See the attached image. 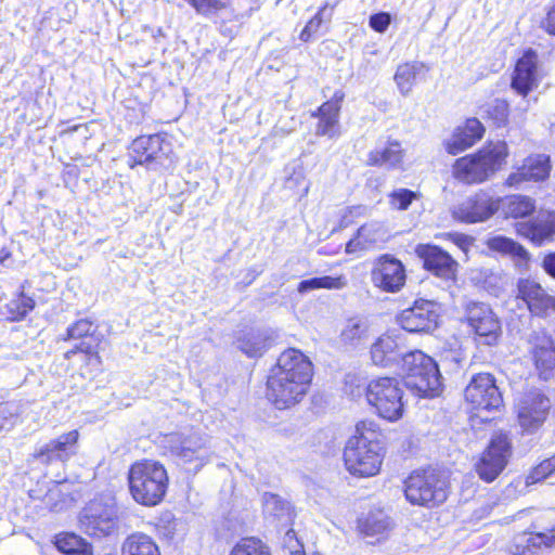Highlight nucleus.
I'll use <instances>...</instances> for the list:
<instances>
[{
	"instance_id": "obj_26",
	"label": "nucleus",
	"mask_w": 555,
	"mask_h": 555,
	"mask_svg": "<svg viewBox=\"0 0 555 555\" xmlns=\"http://www.w3.org/2000/svg\"><path fill=\"white\" fill-rule=\"evenodd\" d=\"M388 238L385 227L377 221H371L359 228L357 235L346 245V253L352 254L359 250L374 248Z\"/></svg>"
},
{
	"instance_id": "obj_37",
	"label": "nucleus",
	"mask_w": 555,
	"mask_h": 555,
	"mask_svg": "<svg viewBox=\"0 0 555 555\" xmlns=\"http://www.w3.org/2000/svg\"><path fill=\"white\" fill-rule=\"evenodd\" d=\"M55 545L59 551L67 555H92V546L74 533L57 535Z\"/></svg>"
},
{
	"instance_id": "obj_12",
	"label": "nucleus",
	"mask_w": 555,
	"mask_h": 555,
	"mask_svg": "<svg viewBox=\"0 0 555 555\" xmlns=\"http://www.w3.org/2000/svg\"><path fill=\"white\" fill-rule=\"evenodd\" d=\"M80 526L86 533L104 537L113 533L117 527V511L113 504L90 502L81 512Z\"/></svg>"
},
{
	"instance_id": "obj_5",
	"label": "nucleus",
	"mask_w": 555,
	"mask_h": 555,
	"mask_svg": "<svg viewBox=\"0 0 555 555\" xmlns=\"http://www.w3.org/2000/svg\"><path fill=\"white\" fill-rule=\"evenodd\" d=\"M404 385L420 397H436L441 391V375L437 363L421 350H415L402 359Z\"/></svg>"
},
{
	"instance_id": "obj_17",
	"label": "nucleus",
	"mask_w": 555,
	"mask_h": 555,
	"mask_svg": "<svg viewBox=\"0 0 555 555\" xmlns=\"http://www.w3.org/2000/svg\"><path fill=\"white\" fill-rule=\"evenodd\" d=\"M78 439L79 433L70 430L40 447L35 451L34 457L46 465L53 462L65 463L77 454Z\"/></svg>"
},
{
	"instance_id": "obj_47",
	"label": "nucleus",
	"mask_w": 555,
	"mask_h": 555,
	"mask_svg": "<svg viewBox=\"0 0 555 555\" xmlns=\"http://www.w3.org/2000/svg\"><path fill=\"white\" fill-rule=\"evenodd\" d=\"M18 411L20 406L15 402L0 404V430L4 428L7 424H13V420L17 416Z\"/></svg>"
},
{
	"instance_id": "obj_34",
	"label": "nucleus",
	"mask_w": 555,
	"mask_h": 555,
	"mask_svg": "<svg viewBox=\"0 0 555 555\" xmlns=\"http://www.w3.org/2000/svg\"><path fill=\"white\" fill-rule=\"evenodd\" d=\"M500 207L506 217L524 218L534 211L535 203L529 196L516 194L500 199Z\"/></svg>"
},
{
	"instance_id": "obj_20",
	"label": "nucleus",
	"mask_w": 555,
	"mask_h": 555,
	"mask_svg": "<svg viewBox=\"0 0 555 555\" xmlns=\"http://www.w3.org/2000/svg\"><path fill=\"white\" fill-rule=\"evenodd\" d=\"M415 253L423 259L426 270L444 280L454 279L457 263L448 253L426 244L417 245Z\"/></svg>"
},
{
	"instance_id": "obj_44",
	"label": "nucleus",
	"mask_w": 555,
	"mask_h": 555,
	"mask_svg": "<svg viewBox=\"0 0 555 555\" xmlns=\"http://www.w3.org/2000/svg\"><path fill=\"white\" fill-rule=\"evenodd\" d=\"M35 307V300L30 297L24 296L23 294L14 300H11L8 305V309L12 314L13 320H21L27 315Z\"/></svg>"
},
{
	"instance_id": "obj_14",
	"label": "nucleus",
	"mask_w": 555,
	"mask_h": 555,
	"mask_svg": "<svg viewBox=\"0 0 555 555\" xmlns=\"http://www.w3.org/2000/svg\"><path fill=\"white\" fill-rule=\"evenodd\" d=\"M438 310L435 301L418 299L413 307L404 309L399 314L398 322L406 332H430L437 327Z\"/></svg>"
},
{
	"instance_id": "obj_11",
	"label": "nucleus",
	"mask_w": 555,
	"mask_h": 555,
	"mask_svg": "<svg viewBox=\"0 0 555 555\" xmlns=\"http://www.w3.org/2000/svg\"><path fill=\"white\" fill-rule=\"evenodd\" d=\"M465 399L475 410L496 411L503 403L502 395L492 375L480 373L470 379Z\"/></svg>"
},
{
	"instance_id": "obj_3",
	"label": "nucleus",
	"mask_w": 555,
	"mask_h": 555,
	"mask_svg": "<svg viewBox=\"0 0 555 555\" xmlns=\"http://www.w3.org/2000/svg\"><path fill=\"white\" fill-rule=\"evenodd\" d=\"M507 156L505 142H489L476 153L457 158L452 166V175L465 184L482 183L502 168Z\"/></svg>"
},
{
	"instance_id": "obj_45",
	"label": "nucleus",
	"mask_w": 555,
	"mask_h": 555,
	"mask_svg": "<svg viewBox=\"0 0 555 555\" xmlns=\"http://www.w3.org/2000/svg\"><path fill=\"white\" fill-rule=\"evenodd\" d=\"M555 474V455L535 466L527 477V483H535Z\"/></svg>"
},
{
	"instance_id": "obj_2",
	"label": "nucleus",
	"mask_w": 555,
	"mask_h": 555,
	"mask_svg": "<svg viewBox=\"0 0 555 555\" xmlns=\"http://www.w3.org/2000/svg\"><path fill=\"white\" fill-rule=\"evenodd\" d=\"M385 448L383 434L374 421L357 424L344 450L346 469L356 477H372L378 474Z\"/></svg>"
},
{
	"instance_id": "obj_21",
	"label": "nucleus",
	"mask_w": 555,
	"mask_h": 555,
	"mask_svg": "<svg viewBox=\"0 0 555 555\" xmlns=\"http://www.w3.org/2000/svg\"><path fill=\"white\" fill-rule=\"evenodd\" d=\"M344 98V92L337 90L330 101L323 103L317 112L312 113L313 117L319 118L315 129L317 135L331 139L339 137V112Z\"/></svg>"
},
{
	"instance_id": "obj_41",
	"label": "nucleus",
	"mask_w": 555,
	"mask_h": 555,
	"mask_svg": "<svg viewBox=\"0 0 555 555\" xmlns=\"http://www.w3.org/2000/svg\"><path fill=\"white\" fill-rule=\"evenodd\" d=\"M333 10L334 9L327 4L323 5L301 30L299 35L300 40L305 42L309 41L319 33L323 24H328L333 16Z\"/></svg>"
},
{
	"instance_id": "obj_51",
	"label": "nucleus",
	"mask_w": 555,
	"mask_h": 555,
	"mask_svg": "<svg viewBox=\"0 0 555 555\" xmlns=\"http://www.w3.org/2000/svg\"><path fill=\"white\" fill-rule=\"evenodd\" d=\"M10 258V253L5 249L0 251V263L5 264V261Z\"/></svg>"
},
{
	"instance_id": "obj_52",
	"label": "nucleus",
	"mask_w": 555,
	"mask_h": 555,
	"mask_svg": "<svg viewBox=\"0 0 555 555\" xmlns=\"http://www.w3.org/2000/svg\"><path fill=\"white\" fill-rule=\"evenodd\" d=\"M76 352H78V351H77V348H74V349H72V350H68V351L65 353V357H66L67 359H69V358H70L73 354H75Z\"/></svg>"
},
{
	"instance_id": "obj_40",
	"label": "nucleus",
	"mask_w": 555,
	"mask_h": 555,
	"mask_svg": "<svg viewBox=\"0 0 555 555\" xmlns=\"http://www.w3.org/2000/svg\"><path fill=\"white\" fill-rule=\"evenodd\" d=\"M369 324L365 319L354 317L347 320L340 337L346 344L354 345L367 337Z\"/></svg>"
},
{
	"instance_id": "obj_39",
	"label": "nucleus",
	"mask_w": 555,
	"mask_h": 555,
	"mask_svg": "<svg viewBox=\"0 0 555 555\" xmlns=\"http://www.w3.org/2000/svg\"><path fill=\"white\" fill-rule=\"evenodd\" d=\"M263 512L279 521H288L292 516L289 503L276 494H263Z\"/></svg>"
},
{
	"instance_id": "obj_1",
	"label": "nucleus",
	"mask_w": 555,
	"mask_h": 555,
	"mask_svg": "<svg viewBox=\"0 0 555 555\" xmlns=\"http://www.w3.org/2000/svg\"><path fill=\"white\" fill-rule=\"evenodd\" d=\"M313 365L300 350L289 348L278 358L267 379V397L279 410L291 409L306 397Z\"/></svg>"
},
{
	"instance_id": "obj_31",
	"label": "nucleus",
	"mask_w": 555,
	"mask_h": 555,
	"mask_svg": "<svg viewBox=\"0 0 555 555\" xmlns=\"http://www.w3.org/2000/svg\"><path fill=\"white\" fill-rule=\"evenodd\" d=\"M487 246L492 251L509 256L518 267L526 266L529 260L528 251L512 238L496 235L487 240Z\"/></svg>"
},
{
	"instance_id": "obj_27",
	"label": "nucleus",
	"mask_w": 555,
	"mask_h": 555,
	"mask_svg": "<svg viewBox=\"0 0 555 555\" xmlns=\"http://www.w3.org/2000/svg\"><path fill=\"white\" fill-rule=\"evenodd\" d=\"M531 353L540 377L547 380L555 375V345L551 337L538 335Z\"/></svg>"
},
{
	"instance_id": "obj_6",
	"label": "nucleus",
	"mask_w": 555,
	"mask_h": 555,
	"mask_svg": "<svg viewBox=\"0 0 555 555\" xmlns=\"http://www.w3.org/2000/svg\"><path fill=\"white\" fill-rule=\"evenodd\" d=\"M366 400L382 418L396 422L403 416V390L397 378L378 377L366 386Z\"/></svg>"
},
{
	"instance_id": "obj_15",
	"label": "nucleus",
	"mask_w": 555,
	"mask_h": 555,
	"mask_svg": "<svg viewBox=\"0 0 555 555\" xmlns=\"http://www.w3.org/2000/svg\"><path fill=\"white\" fill-rule=\"evenodd\" d=\"M467 323L474 333L486 345H494L501 333V325L492 309L481 302L467 306Z\"/></svg>"
},
{
	"instance_id": "obj_36",
	"label": "nucleus",
	"mask_w": 555,
	"mask_h": 555,
	"mask_svg": "<svg viewBox=\"0 0 555 555\" xmlns=\"http://www.w3.org/2000/svg\"><path fill=\"white\" fill-rule=\"evenodd\" d=\"M237 348L246 356L260 357L268 349V338L259 331H250L237 338Z\"/></svg>"
},
{
	"instance_id": "obj_35",
	"label": "nucleus",
	"mask_w": 555,
	"mask_h": 555,
	"mask_svg": "<svg viewBox=\"0 0 555 555\" xmlns=\"http://www.w3.org/2000/svg\"><path fill=\"white\" fill-rule=\"evenodd\" d=\"M392 528L389 517L383 513H372L359 522L360 531L367 537L384 538Z\"/></svg>"
},
{
	"instance_id": "obj_33",
	"label": "nucleus",
	"mask_w": 555,
	"mask_h": 555,
	"mask_svg": "<svg viewBox=\"0 0 555 555\" xmlns=\"http://www.w3.org/2000/svg\"><path fill=\"white\" fill-rule=\"evenodd\" d=\"M121 553L122 555H160L156 543L144 533L129 535L122 543Z\"/></svg>"
},
{
	"instance_id": "obj_49",
	"label": "nucleus",
	"mask_w": 555,
	"mask_h": 555,
	"mask_svg": "<svg viewBox=\"0 0 555 555\" xmlns=\"http://www.w3.org/2000/svg\"><path fill=\"white\" fill-rule=\"evenodd\" d=\"M543 267L550 275L555 278V253L544 258Z\"/></svg>"
},
{
	"instance_id": "obj_38",
	"label": "nucleus",
	"mask_w": 555,
	"mask_h": 555,
	"mask_svg": "<svg viewBox=\"0 0 555 555\" xmlns=\"http://www.w3.org/2000/svg\"><path fill=\"white\" fill-rule=\"evenodd\" d=\"M347 285L345 276H321L312 278L309 280L301 281L297 291L299 294H306L314 289L326 288V289H341Z\"/></svg>"
},
{
	"instance_id": "obj_16",
	"label": "nucleus",
	"mask_w": 555,
	"mask_h": 555,
	"mask_svg": "<svg viewBox=\"0 0 555 555\" xmlns=\"http://www.w3.org/2000/svg\"><path fill=\"white\" fill-rule=\"evenodd\" d=\"M551 170L552 165L548 155L531 154L508 175L505 184L518 189L524 182H541L550 177Z\"/></svg>"
},
{
	"instance_id": "obj_18",
	"label": "nucleus",
	"mask_w": 555,
	"mask_h": 555,
	"mask_svg": "<svg viewBox=\"0 0 555 555\" xmlns=\"http://www.w3.org/2000/svg\"><path fill=\"white\" fill-rule=\"evenodd\" d=\"M372 282L385 292L400 291L405 282V271L401 261L389 255L382 256L372 271Z\"/></svg>"
},
{
	"instance_id": "obj_10",
	"label": "nucleus",
	"mask_w": 555,
	"mask_h": 555,
	"mask_svg": "<svg viewBox=\"0 0 555 555\" xmlns=\"http://www.w3.org/2000/svg\"><path fill=\"white\" fill-rule=\"evenodd\" d=\"M511 455V442L503 433L492 436L487 450L476 464L479 477L487 481H493L504 469Z\"/></svg>"
},
{
	"instance_id": "obj_29",
	"label": "nucleus",
	"mask_w": 555,
	"mask_h": 555,
	"mask_svg": "<svg viewBox=\"0 0 555 555\" xmlns=\"http://www.w3.org/2000/svg\"><path fill=\"white\" fill-rule=\"evenodd\" d=\"M404 157V150L400 142L389 141L384 145L376 146L367 155V165L370 166H384L387 168L399 167Z\"/></svg>"
},
{
	"instance_id": "obj_9",
	"label": "nucleus",
	"mask_w": 555,
	"mask_h": 555,
	"mask_svg": "<svg viewBox=\"0 0 555 555\" xmlns=\"http://www.w3.org/2000/svg\"><path fill=\"white\" fill-rule=\"evenodd\" d=\"M511 455V442L503 433L492 436L487 450L476 464L479 477L487 481H493L504 469Z\"/></svg>"
},
{
	"instance_id": "obj_23",
	"label": "nucleus",
	"mask_w": 555,
	"mask_h": 555,
	"mask_svg": "<svg viewBox=\"0 0 555 555\" xmlns=\"http://www.w3.org/2000/svg\"><path fill=\"white\" fill-rule=\"evenodd\" d=\"M483 133V125L477 118H469L463 126L456 127L452 135L446 140V151L451 155H457L481 140Z\"/></svg>"
},
{
	"instance_id": "obj_4",
	"label": "nucleus",
	"mask_w": 555,
	"mask_h": 555,
	"mask_svg": "<svg viewBox=\"0 0 555 555\" xmlns=\"http://www.w3.org/2000/svg\"><path fill=\"white\" fill-rule=\"evenodd\" d=\"M128 482L130 493L137 503L155 506L166 494L168 475L163 464L143 460L130 466Z\"/></svg>"
},
{
	"instance_id": "obj_13",
	"label": "nucleus",
	"mask_w": 555,
	"mask_h": 555,
	"mask_svg": "<svg viewBox=\"0 0 555 555\" xmlns=\"http://www.w3.org/2000/svg\"><path fill=\"white\" fill-rule=\"evenodd\" d=\"M551 409L550 399L541 392L524 395L516 404L519 426L528 433L538 430L545 422Z\"/></svg>"
},
{
	"instance_id": "obj_32",
	"label": "nucleus",
	"mask_w": 555,
	"mask_h": 555,
	"mask_svg": "<svg viewBox=\"0 0 555 555\" xmlns=\"http://www.w3.org/2000/svg\"><path fill=\"white\" fill-rule=\"evenodd\" d=\"M423 69H425V65L421 62H408L397 67L393 79L403 96H408L412 92L416 78Z\"/></svg>"
},
{
	"instance_id": "obj_28",
	"label": "nucleus",
	"mask_w": 555,
	"mask_h": 555,
	"mask_svg": "<svg viewBox=\"0 0 555 555\" xmlns=\"http://www.w3.org/2000/svg\"><path fill=\"white\" fill-rule=\"evenodd\" d=\"M170 443L171 451L185 463L194 460H204L207 440L197 434H193L188 437L172 435Z\"/></svg>"
},
{
	"instance_id": "obj_50",
	"label": "nucleus",
	"mask_w": 555,
	"mask_h": 555,
	"mask_svg": "<svg viewBox=\"0 0 555 555\" xmlns=\"http://www.w3.org/2000/svg\"><path fill=\"white\" fill-rule=\"evenodd\" d=\"M77 351L85 352L87 354H94L96 359H99L98 354L94 352L93 347L90 344L85 341L80 343L77 347Z\"/></svg>"
},
{
	"instance_id": "obj_46",
	"label": "nucleus",
	"mask_w": 555,
	"mask_h": 555,
	"mask_svg": "<svg viewBox=\"0 0 555 555\" xmlns=\"http://www.w3.org/2000/svg\"><path fill=\"white\" fill-rule=\"evenodd\" d=\"M93 325L90 321L82 319L74 323L67 328V339H78L89 335L92 332Z\"/></svg>"
},
{
	"instance_id": "obj_43",
	"label": "nucleus",
	"mask_w": 555,
	"mask_h": 555,
	"mask_svg": "<svg viewBox=\"0 0 555 555\" xmlns=\"http://www.w3.org/2000/svg\"><path fill=\"white\" fill-rule=\"evenodd\" d=\"M389 206L396 210H406L413 201L420 198V194L408 189H396L388 195Z\"/></svg>"
},
{
	"instance_id": "obj_42",
	"label": "nucleus",
	"mask_w": 555,
	"mask_h": 555,
	"mask_svg": "<svg viewBox=\"0 0 555 555\" xmlns=\"http://www.w3.org/2000/svg\"><path fill=\"white\" fill-rule=\"evenodd\" d=\"M230 555H271V553L261 540L244 538L235 544Z\"/></svg>"
},
{
	"instance_id": "obj_24",
	"label": "nucleus",
	"mask_w": 555,
	"mask_h": 555,
	"mask_svg": "<svg viewBox=\"0 0 555 555\" xmlns=\"http://www.w3.org/2000/svg\"><path fill=\"white\" fill-rule=\"evenodd\" d=\"M538 55L535 52L527 51L516 63L512 87L519 94L527 95L538 86L539 72L537 67Z\"/></svg>"
},
{
	"instance_id": "obj_48",
	"label": "nucleus",
	"mask_w": 555,
	"mask_h": 555,
	"mask_svg": "<svg viewBox=\"0 0 555 555\" xmlns=\"http://www.w3.org/2000/svg\"><path fill=\"white\" fill-rule=\"evenodd\" d=\"M391 16L389 13L379 12L370 16L369 24L377 33H385L390 25Z\"/></svg>"
},
{
	"instance_id": "obj_7",
	"label": "nucleus",
	"mask_w": 555,
	"mask_h": 555,
	"mask_svg": "<svg viewBox=\"0 0 555 555\" xmlns=\"http://www.w3.org/2000/svg\"><path fill=\"white\" fill-rule=\"evenodd\" d=\"M404 493L411 504L431 507L447 500L448 485L434 469L414 472L405 480Z\"/></svg>"
},
{
	"instance_id": "obj_22",
	"label": "nucleus",
	"mask_w": 555,
	"mask_h": 555,
	"mask_svg": "<svg viewBox=\"0 0 555 555\" xmlns=\"http://www.w3.org/2000/svg\"><path fill=\"white\" fill-rule=\"evenodd\" d=\"M517 299H521L527 308L535 314L547 310L555 311V298L548 295L539 283L530 279H521L517 283Z\"/></svg>"
},
{
	"instance_id": "obj_19",
	"label": "nucleus",
	"mask_w": 555,
	"mask_h": 555,
	"mask_svg": "<svg viewBox=\"0 0 555 555\" xmlns=\"http://www.w3.org/2000/svg\"><path fill=\"white\" fill-rule=\"evenodd\" d=\"M130 158L133 160L131 167L134 165L151 166L154 163L163 165L167 158L164 140L159 134L137 138L130 146Z\"/></svg>"
},
{
	"instance_id": "obj_25",
	"label": "nucleus",
	"mask_w": 555,
	"mask_h": 555,
	"mask_svg": "<svg viewBox=\"0 0 555 555\" xmlns=\"http://www.w3.org/2000/svg\"><path fill=\"white\" fill-rule=\"evenodd\" d=\"M517 233L535 244H542L555 235V211L540 212L532 222H519Z\"/></svg>"
},
{
	"instance_id": "obj_8",
	"label": "nucleus",
	"mask_w": 555,
	"mask_h": 555,
	"mask_svg": "<svg viewBox=\"0 0 555 555\" xmlns=\"http://www.w3.org/2000/svg\"><path fill=\"white\" fill-rule=\"evenodd\" d=\"M500 208V198H495L487 191H478L456 204L452 217L461 222L477 223L491 218Z\"/></svg>"
},
{
	"instance_id": "obj_30",
	"label": "nucleus",
	"mask_w": 555,
	"mask_h": 555,
	"mask_svg": "<svg viewBox=\"0 0 555 555\" xmlns=\"http://www.w3.org/2000/svg\"><path fill=\"white\" fill-rule=\"evenodd\" d=\"M371 356L376 365L388 366L399 360L402 361L405 354L395 337L383 335L372 345Z\"/></svg>"
}]
</instances>
